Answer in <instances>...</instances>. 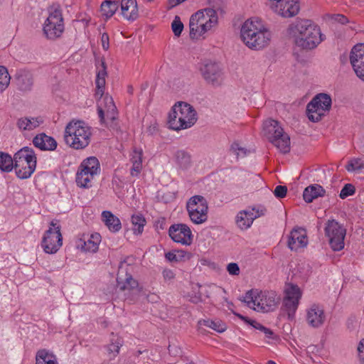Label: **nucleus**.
I'll list each match as a JSON object with an SVG mask.
<instances>
[{
  "mask_svg": "<svg viewBox=\"0 0 364 364\" xmlns=\"http://www.w3.org/2000/svg\"><path fill=\"white\" fill-rule=\"evenodd\" d=\"M231 151L237 156H245L246 155V149L239 146L238 144L234 143L231 146Z\"/></svg>",
  "mask_w": 364,
  "mask_h": 364,
  "instance_id": "de8ad7c7",
  "label": "nucleus"
},
{
  "mask_svg": "<svg viewBox=\"0 0 364 364\" xmlns=\"http://www.w3.org/2000/svg\"><path fill=\"white\" fill-rule=\"evenodd\" d=\"M164 279L166 282L172 281L175 278V274L173 270L165 269L162 272Z\"/></svg>",
  "mask_w": 364,
  "mask_h": 364,
  "instance_id": "603ef678",
  "label": "nucleus"
},
{
  "mask_svg": "<svg viewBox=\"0 0 364 364\" xmlns=\"http://www.w3.org/2000/svg\"><path fill=\"white\" fill-rule=\"evenodd\" d=\"M296 46L306 50L316 48L322 41L318 26L308 19H300L288 28Z\"/></svg>",
  "mask_w": 364,
  "mask_h": 364,
  "instance_id": "7ed1b4c3",
  "label": "nucleus"
},
{
  "mask_svg": "<svg viewBox=\"0 0 364 364\" xmlns=\"http://www.w3.org/2000/svg\"><path fill=\"white\" fill-rule=\"evenodd\" d=\"M121 9L123 16L128 21H134L139 16L136 0H122Z\"/></svg>",
  "mask_w": 364,
  "mask_h": 364,
  "instance_id": "b1692460",
  "label": "nucleus"
},
{
  "mask_svg": "<svg viewBox=\"0 0 364 364\" xmlns=\"http://www.w3.org/2000/svg\"><path fill=\"white\" fill-rule=\"evenodd\" d=\"M102 220L108 229L113 232H118L122 228L119 219L110 211L105 210L102 213Z\"/></svg>",
  "mask_w": 364,
  "mask_h": 364,
  "instance_id": "c85d7f7f",
  "label": "nucleus"
},
{
  "mask_svg": "<svg viewBox=\"0 0 364 364\" xmlns=\"http://www.w3.org/2000/svg\"><path fill=\"white\" fill-rule=\"evenodd\" d=\"M100 238L97 233L92 234L87 238H80L76 242V247L85 252H95L99 248Z\"/></svg>",
  "mask_w": 364,
  "mask_h": 364,
  "instance_id": "4be33fe9",
  "label": "nucleus"
},
{
  "mask_svg": "<svg viewBox=\"0 0 364 364\" xmlns=\"http://www.w3.org/2000/svg\"><path fill=\"white\" fill-rule=\"evenodd\" d=\"M268 364H276V363L272 360H269Z\"/></svg>",
  "mask_w": 364,
  "mask_h": 364,
  "instance_id": "e2e57ef3",
  "label": "nucleus"
},
{
  "mask_svg": "<svg viewBox=\"0 0 364 364\" xmlns=\"http://www.w3.org/2000/svg\"><path fill=\"white\" fill-rule=\"evenodd\" d=\"M50 228L46 231L41 242V246L46 253L54 254L63 245L60 226L54 221L50 223Z\"/></svg>",
  "mask_w": 364,
  "mask_h": 364,
  "instance_id": "2eb2a0df",
  "label": "nucleus"
},
{
  "mask_svg": "<svg viewBox=\"0 0 364 364\" xmlns=\"http://www.w3.org/2000/svg\"><path fill=\"white\" fill-rule=\"evenodd\" d=\"M185 1L186 0H168V9H172Z\"/></svg>",
  "mask_w": 364,
  "mask_h": 364,
  "instance_id": "bf43d9fd",
  "label": "nucleus"
},
{
  "mask_svg": "<svg viewBox=\"0 0 364 364\" xmlns=\"http://www.w3.org/2000/svg\"><path fill=\"white\" fill-rule=\"evenodd\" d=\"M355 187L350 183L346 184L340 193V197L342 199L352 196L355 193Z\"/></svg>",
  "mask_w": 364,
  "mask_h": 364,
  "instance_id": "c03bdc74",
  "label": "nucleus"
},
{
  "mask_svg": "<svg viewBox=\"0 0 364 364\" xmlns=\"http://www.w3.org/2000/svg\"><path fill=\"white\" fill-rule=\"evenodd\" d=\"M43 122V119L38 117H21L17 120L18 128L23 131H31L38 127Z\"/></svg>",
  "mask_w": 364,
  "mask_h": 364,
  "instance_id": "bb28decb",
  "label": "nucleus"
},
{
  "mask_svg": "<svg viewBox=\"0 0 364 364\" xmlns=\"http://www.w3.org/2000/svg\"><path fill=\"white\" fill-rule=\"evenodd\" d=\"M14 168V159L6 153L0 151V169L9 172Z\"/></svg>",
  "mask_w": 364,
  "mask_h": 364,
  "instance_id": "c9c22d12",
  "label": "nucleus"
},
{
  "mask_svg": "<svg viewBox=\"0 0 364 364\" xmlns=\"http://www.w3.org/2000/svg\"><path fill=\"white\" fill-rule=\"evenodd\" d=\"M287 188L285 186H276L274 194L277 198H283L287 196Z\"/></svg>",
  "mask_w": 364,
  "mask_h": 364,
  "instance_id": "09e8293b",
  "label": "nucleus"
},
{
  "mask_svg": "<svg viewBox=\"0 0 364 364\" xmlns=\"http://www.w3.org/2000/svg\"><path fill=\"white\" fill-rule=\"evenodd\" d=\"M299 11V0H286L277 15L283 18H291L296 16Z\"/></svg>",
  "mask_w": 364,
  "mask_h": 364,
  "instance_id": "a878e982",
  "label": "nucleus"
},
{
  "mask_svg": "<svg viewBox=\"0 0 364 364\" xmlns=\"http://www.w3.org/2000/svg\"><path fill=\"white\" fill-rule=\"evenodd\" d=\"M171 238L178 243L189 245L193 241V235L190 228L183 223L172 225L168 230Z\"/></svg>",
  "mask_w": 364,
  "mask_h": 364,
  "instance_id": "a211bd4d",
  "label": "nucleus"
},
{
  "mask_svg": "<svg viewBox=\"0 0 364 364\" xmlns=\"http://www.w3.org/2000/svg\"><path fill=\"white\" fill-rule=\"evenodd\" d=\"M101 66L102 68L98 71L95 81L97 88L95 97L100 99L97 105L98 115L102 123L106 124L110 129L118 131L117 122L118 112L114 100L109 95H106L103 97L107 76V68L104 61H102Z\"/></svg>",
  "mask_w": 364,
  "mask_h": 364,
  "instance_id": "f257e3e1",
  "label": "nucleus"
},
{
  "mask_svg": "<svg viewBox=\"0 0 364 364\" xmlns=\"http://www.w3.org/2000/svg\"><path fill=\"white\" fill-rule=\"evenodd\" d=\"M154 0H148V1H153Z\"/></svg>",
  "mask_w": 364,
  "mask_h": 364,
  "instance_id": "0e129e2a",
  "label": "nucleus"
},
{
  "mask_svg": "<svg viewBox=\"0 0 364 364\" xmlns=\"http://www.w3.org/2000/svg\"><path fill=\"white\" fill-rule=\"evenodd\" d=\"M306 322L312 328H319L326 320L324 311L321 306L318 304H312L306 310Z\"/></svg>",
  "mask_w": 364,
  "mask_h": 364,
  "instance_id": "aec40b11",
  "label": "nucleus"
},
{
  "mask_svg": "<svg viewBox=\"0 0 364 364\" xmlns=\"http://www.w3.org/2000/svg\"><path fill=\"white\" fill-rule=\"evenodd\" d=\"M176 256H177V259H178V262L186 258V259H190L191 258V254L186 252V251H183V250H177L176 251Z\"/></svg>",
  "mask_w": 364,
  "mask_h": 364,
  "instance_id": "4d7b16f0",
  "label": "nucleus"
},
{
  "mask_svg": "<svg viewBox=\"0 0 364 364\" xmlns=\"http://www.w3.org/2000/svg\"><path fill=\"white\" fill-rule=\"evenodd\" d=\"M325 194V190L318 184L311 185L306 187L303 193L304 200L306 203H311L318 197L323 196Z\"/></svg>",
  "mask_w": 364,
  "mask_h": 364,
  "instance_id": "cd10ccee",
  "label": "nucleus"
},
{
  "mask_svg": "<svg viewBox=\"0 0 364 364\" xmlns=\"http://www.w3.org/2000/svg\"><path fill=\"white\" fill-rule=\"evenodd\" d=\"M358 358L361 362H364V338L361 339L358 346Z\"/></svg>",
  "mask_w": 364,
  "mask_h": 364,
  "instance_id": "6e6d98bb",
  "label": "nucleus"
},
{
  "mask_svg": "<svg viewBox=\"0 0 364 364\" xmlns=\"http://www.w3.org/2000/svg\"><path fill=\"white\" fill-rule=\"evenodd\" d=\"M122 339L118 336H113L110 343L107 345V350L110 356L115 357L119 353V349L122 346Z\"/></svg>",
  "mask_w": 364,
  "mask_h": 364,
  "instance_id": "f704fd0d",
  "label": "nucleus"
},
{
  "mask_svg": "<svg viewBox=\"0 0 364 364\" xmlns=\"http://www.w3.org/2000/svg\"><path fill=\"white\" fill-rule=\"evenodd\" d=\"M117 287L120 291H131L138 287V282L136 280L133 279L130 274H127L124 278H122L119 275L117 277Z\"/></svg>",
  "mask_w": 364,
  "mask_h": 364,
  "instance_id": "7c9ffc66",
  "label": "nucleus"
},
{
  "mask_svg": "<svg viewBox=\"0 0 364 364\" xmlns=\"http://www.w3.org/2000/svg\"><path fill=\"white\" fill-rule=\"evenodd\" d=\"M165 257L169 262H178L177 256L176 251L174 252H168L165 254Z\"/></svg>",
  "mask_w": 364,
  "mask_h": 364,
  "instance_id": "13d9d810",
  "label": "nucleus"
},
{
  "mask_svg": "<svg viewBox=\"0 0 364 364\" xmlns=\"http://www.w3.org/2000/svg\"><path fill=\"white\" fill-rule=\"evenodd\" d=\"M299 302V301L286 298L284 299L283 307L284 309V311L287 312L288 316L289 318L294 315L295 311L297 309Z\"/></svg>",
  "mask_w": 364,
  "mask_h": 364,
  "instance_id": "ea45409f",
  "label": "nucleus"
},
{
  "mask_svg": "<svg viewBox=\"0 0 364 364\" xmlns=\"http://www.w3.org/2000/svg\"><path fill=\"white\" fill-rule=\"evenodd\" d=\"M330 19L335 23H341L342 25L346 24L349 22L346 16L339 14L331 15Z\"/></svg>",
  "mask_w": 364,
  "mask_h": 364,
  "instance_id": "49530a36",
  "label": "nucleus"
},
{
  "mask_svg": "<svg viewBox=\"0 0 364 364\" xmlns=\"http://www.w3.org/2000/svg\"><path fill=\"white\" fill-rule=\"evenodd\" d=\"M64 30L61 9L58 6L53 5L48 9V16L43 23V35L47 39L55 41L62 36Z\"/></svg>",
  "mask_w": 364,
  "mask_h": 364,
  "instance_id": "9d476101",
  "label": "nucleus"
},
{
  "mask_svg": "<svg viewBox=\"0 0 364 364\" xmlns=\"http://www.w3.org/2000/svg\"><path fill=\"white\" fill-rule=\"evenodd\" d=\"M331 102V98L328 95H316L306 107L309 119L314 122L320 121L325 115V112L330 110Z\"/></svg>",
  "mask_w": 364,
  "mask_h": 364,
  "instance_id": "f8f14e48",
  "label": "nucleus"
},
{
  "mask_svg": "<svg viewBox=\"0 0 364 364\" xmlns=\"http://www.w3.org/2000/svg\"><path fill=\"white\" fill-rule=\"evenodd\" d=\"M242 301L254 310L265 313L277 309L280 297L273 291L255 292L251 290L245 294Z\"/></svg>",
  "mask_w": 364,
  "mask_h": 364,
  "instance_id": "0eeeda50",
  "label": "nucleus"
},
{
  "mask_svg": "<svg viewBox=\"0 0 364 364\" xmlns=\"http://www.w3.org/2000/svg\"><path fill=\"white\" fill-rule=\"evenodd\" d=\"M240 38L248 48L261 50L270 44L272 33L261 19L252 18L242 23Z\"/></svg>",
  "mask_w": 364,
  "mask_h": 364,
  "instance_id": "f03ea898",
  "label": "nucleus"
},
{
  "mask_svg": "<svg viewBox=\"0 0 364 364\" xmlns=\"http://www.w3.org/2000/svg\"><path fill=\"white\" fill-rule=\"evenodd\" d=\"M237 316H238L240 318H241L242 320L245 321L246 323L250 324L253 328H255V329H257L259 331H262V328L264 327V326H262L261 323H258L257 321H254V320H250L243 316H242L241 314H236V313H234Z\"/></svg>",
  "mask_w": 364,
  "mask_h": 364,
  "instance_id": "a18cd8bd",
  "label": "nucleus"
},
{
  "mask_svg": "<svg viewBox=\"0 0 364 364\" xmlns=\"http://www.w3.org/2000/svg\"><path fill=\"white\" fill-rule=\"evenodd\" d=\"M267 209L262 205L250 207L247 210L240 211L236 216V224L241 230H247L251 227L253 221L265 215Z\"/></svg>",
  "mask_w": 364,
  "mask_h": 364,
  "instance_id": "f3484780",
  "label": "nucleus"
},
{
  "mask_svg": "<svg viewBox=\"0 0 364 364\" xmlns=\"http://www.w3.org/2000/svg\"><path fill=\"white\" fill-rule=\"evenodd\" d=\"M36 364H58L57 358L48 350L41 349L36 353Z\"/></svg>",
  "mask_w": 364,
  "mask_h": 364,
  "instance_id": "2f4dec72",
  "label": "nucleus"
},
{
  "mask_svg": "<svg viewBox=\"0 0 364 364\" xmlns=\"http://www.w3.org/2000/svg\"><path fill=\"white\" fill-rule=\"evenodd\" d=\"M286 296L284 298L299 301L301 296L300 289L296 285L290 284L285 289Z\"/></svg>",
  "mask_w": 364,
  "mask_h": 364,
  "instance_id": "4c0bfd02",
  "label": "nucleus"
},
{
  "mask_svg": "<svg viewBox=\"0 0 364 364\" xmlns=\"http://www.w3.org/2000/svg\"><path fill=\"white\" fill-rule=\"evenodd\" d=\"M191 220L195 224H202L208 219V203L201 196L191 197L186 204Z\"/></svg>",
  "mask_w": 364,
  "mask_h": 364,
  "instance_id": "ddd939ff",
  "label": "nucleus"
},
{
  "mask_svg": "<svg viewBox=\"0 0 364 364\" xmlns=\"http://www.w3.org/2000/svg\"><path fill=\"white\" fill-rule=\"evenodd\" d=\"M11 77L6 67L0 66V92L5 90L10 82Z\"/></svg>",
  "mask_w": 364,
  "mask_h": 364,
  "instance_id": "58836bf2",
  "label": "nucleus"
},
{
  "mask_svg": "<svg viewBox=\"0 0 364 364\" xmlns=\"http://www.w3.org/2000/svg\"><path fill=\"white\" fill-rule=\"evenodd\" d=\"M191 302H193L194 304H197L201 301V298H200V296H195V297L191 298Z\"/></svg>",
  "mask_w": 364,
  "mask_h": 364,
  "instance_id": "680f3d73",
  "label": "nucleus"
},
{
  "mask_svg": "<svg viewBox=\"0 0 364 364\" xmlns=\"http://www.w3.org/2000/svg\"><path fill=\"white\" fill-rule=\"evenodd\" d=\"M200 72L208 85L214 87L222 85L224 80L223 73L217 63L205 61L200 67Z\"/></svg>",
  "mask_w": 364,
  "mask_h": 364,
  "instance_id": "dca6fc26",
  "label": "nucleus"
},
{
  "mask_svg": "<svg viewBox=\"0 0 364 364\" xmlns=\"http://www.w3.org/2000/svg\"><path fill=\"white\" fill-rule=\"evenodd\" d=\"M261 332L264 333L267 338H273L274 333L271 329L264 327Z\"/></svg>",
  "mask_w": 364,
  "mask_h": 364,
  "instance_id": "052dcab7",
  "label": "nucleus"
},
{
  "mask_svg": "<svg viewBox=\"0 0 364 364\" xmlns=\"http://www.w3.org/2000/svg\"><path fill=\"white\" fill-rule=\"evenodd\" d=\"M34 146L41 150H55L57 147L56 141L44 133L37 134L33 139Z\"/></svg>",
  "mask_w": 364,
  "mask_h": 364,
  "instance_id": "5701e85b",
  "label": "nucleus"
},
{
  "mask_svg": "<svg viewBox=\"0 0 364 364\" xmlns=\"http://www.w3.org/2000/svg\"><path fill=\"white\" fill-rule=\"evenodd\" d=\"M142 168V164L134 163L131 168V175L132 176H137L141 172Z\"/></svg>",
  "mask_w": 364,
  "mask_h": 364,
  "instance_id": "5fc2aeb1",
  "label": "nucleus"
},
{
  "mask_svg": "<svg viewBox=\"0 0 364 364\" xmlns=\"http://www.w3.org/2000/svg\"><path fill=\"white\" fill-rule=\"evenodd\" d=\"M100 166L98 159L90 156L83 160L76 173L77 186L89 188L92 186L93 180L100 173Z\"/></svg>",
  "mask_w": 364,
  "mask_h": 364,
  "instance_id": "9b49d317",
  "label": "nucleus"
},
{
  "mask_svg": "<svg viewBox=\"0 0 364 364\" xmlns=\"http://www.w3.org/2000/svg\"><path fill=\"white\" fill-rule=\"evenodd\" d=\"M131 161L132 164H134V163L142 164V150L134 149L132 154Z\"/></svg>",
  "mask_w": 364,
  "mask_h": 364,
  "instance_id": "8fccbe9b",
  "label": "nucleus"
},
{
  "mask_svg": "<svg viewBox=\"0 0 364 364\" xmlns=\"http://www.w3.org/2000/svg\"><path fill=\"white\" fill-rule=\"evenodd\" d=\"M325 234L333 251H340L344 248V239L346 235V230L336 220H331L326 223Z\"/></svg>",
  "mask_w": 364,
  "mask_h": 364,
  "instance_id": "4468645a",
  "label": "nucleus"
},
{
  "mask_svg": "<svg viewBox=\"0 0 364 364\" xmlns=\"http://www.w3.org/2000/svg\"><path fill=\"white\" fill-rule=\"evenodd\" d=\"M264 136L276 146L282 153L287 154L290 151V137L284 132L283 127L278 121L269 119L263 123Z\"/></svg>",
  "mask_w": 364,
  "mask_h": 364,
  "instance_id": "6e6552de",
  "label": "nucleus"
},
{
  "mask_svg": "<svg viewBox=\"0 0 364 364\" xmlns=\"http://www.w3.org/2000/svg\"><path fill=\"white\" fill-rule=\"evenodd\" d=\"M36 167V156L34 151L25 146L17 151L14 157V168L19 178H29Z\"/></svg>",
  "mask_w": 364,
  "mask_h": 364,
  "instance_id": "1a4fd4ad",
  "label": "nucleus"
},
{
  "mask_svg": "<svg viewBox=\"0 0 364 364\" xmlns=\"http://www.w3.org/2000/svg\"><path fill=\"white\" fill-rule=\"evenodd\" d=\"M176 160L182 168H186L191 164L190 155L184 151H178L175 154Z\"/></svg>",
  "mask_w": 364,
  "mask_h": 364,
  "instance_id": "e433bc0d",
  "label": "nucleus"
},
{
  "mask_svg": "<svg viewBox=\"0 0 364 364\" xmlns=\"http://www.w3.org/2000/svg\"><path fill=\"white\" fill-rule=\"evenodd\" d=\"M218 23L215 10L208 8L200 10L191 16L189 21L190 37L198 39Z\"/></svg>",
  "mask_w": 364,
  "mask_h": 364,
  "instance_id": "423d86ee",
  "label": "nucleus"
},
{
  "mask_svg": "<svg viewBox=\"0 0 364 364\" xmlns=\"http://www.w3.org/2000/svg\"><path fill=\"white\" fill-rule=\"evenodd\" d=\"M91 135V129L85 122L73 120L67 124L65 129L64 139L66 144L71 148L80 150L89 145Z\"/></svg>",
  "mask_w": 364,
  "mask_h": 364,
  "instance_id": "20e7f679",
  "label": "nucleus"
},
{
  "mask_svg": "<svg viewBox=\"0 0 364 364\" xmlns=\"http://www.w3.org/2000/svg\"><path fill=\"white\" fill-rule=\"evenodd\" d=\"M227 270L228 273L231 275H239L240 274V267L237 263L232 262L228 264Z\"/></svg>",
  "mask_w": 364,
  "mask_h": 364,
  "instance_id": "3c124183",
  "label": "nucleus"
},
{
  "mask_svg": "<svg viewBox=\"0 0 364 364\" xmlns=\"http://www.w3.org/2000/svg\"><path fill=\"white\" fill-rule=\"evenodd\" d=\"M171 29L175 36L179 37L181 36L183 30V24L181 22L179 16H175L173 22L171 23Z\"/></svg>",
  "mask_w": 364,
  "mask_h": 364,
  "instance_id": "79ce46f5",
  "label": "nucleus"
},
{
  "mask_svg": "<svg viewBox=\"0 0 364 364\" xmlns=\"http://www.w3.org/2000/svg\"><path fill=\"white\" fill-rule=\"evenodd\" d=\"M308 244L306 232L303 228H295L290 234L288 247L291 250H297L299 248L304 247Z\"/></svg>",
  "mask_w": 364,
  "mask_h": 364,
  "instance_id": "412c9836",
  "label": "nucleus"
},
{
  "mask_svg": "<svg viewBox=\"0 0 364 364\" xmlns=\"http://www.w3.org/2000/svg\"><path fill=\"white\" fill-rule=\"evenodd\" d=\"M286 0H267V5L277 15L281 11V8Z\"/></svg>",
  "mask_w": 364,
  "mask_h": 364,
  "instance_id": "37998d69",
  "label": "nucleus"
},
{
  "mask_svg": "<svg viewBox=\"0 0 364 364\" xmlns=\"http://www.w3.org/2000/svg\"><path fill=\"white\" fill-rule=\"evenodd\" d=\"M132 230L135 235H141L143 232L144 227L146 225V220L141 215H134L132 216Z\"/></svg>",
  "mask_w": 364,
  "mask_h": 364,
  "instance_id": "72a5a7b5",
  "label": "nucleus"
},
{
  "mask_svg": "<svg viewBox=\"0 0 364 364\" xmlns=\"http://www.w3.org/2000/svg\"><path fill=\"white\" fill-rule=\"evenodd\" d=\"M101 43L104 50H107L109 48V38L107 33H103L101 36Z\"/></svg>",
  "mask_w": 364,
  "mask_h": 364,
  "instance_id": "864d4df0",
  "label": "nucleus"
},
{
  "mask_svg": "<svg viewBox=\"0 0 364 364\" xmlns=\"http://www.w3.org/2000/svg\"><path fill=\"white\" fill-rule=\"evenodd\" d=\"M16 83L18 88L22 91L30 90L33 85L32 74L27 70H18L15 77Z\"/></svg>",
  "mask_w": 364,
  "mask_h": 364,
  "instance_id": "393cba45",
  "label": "nucleus"
},
{
  "mask_svg": "<svg viewBox=\"0 0 364 364\" xmlns=\"http://www.w3.org/2000/svg\"><path fill=\"white\" fill-rule=\"evenodd\" d=\"M346 168L349 172L359 171L364 169V162L360 159H353L348 161Z\"/></svg>",
  "mask_w": 364,
  "mask_h": 364,
  "instance_id": "a19ab883",
  "label": "nucleus"
},
{
  "mask_svg": "<svg viewBox=\"0 0 364 364\" xmlns=\"http://www.w3.org/2000/svg\"><path fill=\"white\" fill-rule=\"evenodd\" d=\"M197 121L196 112L189 104L178 102L174 105L168 115V124L173 130L185 129Z\"/></svg>",
  "mask_w": 364,
  "mask_h": 364,
  "instance_id": "39448f33",
  "label": "nucleus"
},
{
  "mask_svg": "<svg viewBox=\"0 0 364 364\" xmlns=\"http://www.w3.org/2000/svg\"><path fill=\"white\" fill-rule=\"evenodd\" d=\"M350 62L356 75L364 81V44H357L350 51Z\"/></svg>",
  "mask_w": 364,
  "mask_h": 364,
  "instance_id": "6ab92c4d",
  "label": "nucleus"
},
{
  "mask_svg": "<svg viewBox=\"0 0 364 364\" xmlns=\"http://www.w3.org/2000/svg\"><path fill=\"white\" fill-rule=\"evenodd\" d=\"M119 5L117 1H105L101 4V12L102 16L106 18L112 17L118 9Z\"/></svg>",
  "mask_w": 364,
  "mask_h": 364,
  "instance_id": "473e14b6",
  "label": "nucleus"
},
{
  "mask_svg": "<svg viewBox=\"0 0 364 364\" xmlns=\"http://www.w3.org/2000/svg\"><path fill=\"white\" fill-rule=\"evenodd\" d=\"M198 325L199 326L200 330H202V326H205L215 331L218 333H223L227 329L225 323L218 318H215L214 320L209 318L201 319L198 321Z\"/></svg>",
  "mask_w": 364,
  "mask_h": 364,
  "instance_id": "c756f323",
  "label": "nucleus"
}]
</instances>
